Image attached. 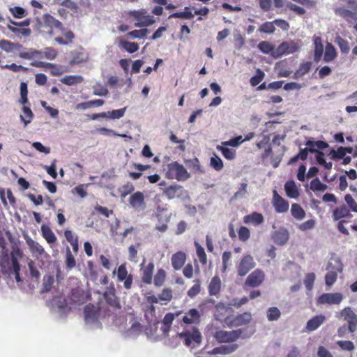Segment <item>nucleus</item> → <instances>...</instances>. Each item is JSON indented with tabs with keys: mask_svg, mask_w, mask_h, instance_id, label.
<instances>
[{
	"mask_svg": "<svg viewBox=\"0 0 357 357\" xmlns=\"http://www.w3.org/2000/svg\"><path fill=\"white\" fill-rule=\"evenodd\" d=\"M129 16L137 21L135 26L136 27L148 26L154 23L155 20L151 15H147L145 10H131L128 13Z\"/></svg>",
	"mask_w": 357,
	"mask_h": 357,
	"instance_id": "423d86ee",
	"label": "nucleus"
},
{
	"mask_svg": "<svg viewBox=\"0 0 357 357\" xmlns=\"http://www.w3.org/2000/svg\"><path fill=\"white\" fill-rule=\"evenodd\" d=\"M115 289L114 287L108 288L103 294L106 303L114 309H120L121 307L120 302L116 296Z\"/></svg>",
	"mask_w": 357,
	"mask_h": 357,
	"instance_id": "6ab92c4d",
	"label": "nucleus"
},
{
	"mask_svg": "<svg viewBox=\"0 0 357 357\" xmlns=\"http://www.w3.org/2000/svg\"><path fill=\"white\" fill-rule=\"evenodd\" d=\"M255 266L254 258L250 255H244L236 266L237 274L241 277L245 276Z\"/></svg>",
	"mask_w": 357,
	"mask_h": 357,
	"instance_id": "6e6552de",
	"label": "nucleus"
},
{
	"mask_svg": "<svg viewBox=\"0 0 357 357\" xmlns=\"http://www.w3.org/2000/svg\"><path fill=\"white\" fill-rule=\"evenodd\" d=\"M310 188L313 191L323 192L326 190L327 185L322 183L318 178H316L310 182Z\"/></svg>",
	"mask_w": 357,
	"mask_h": 357,
	"instance_id": "13d9d810",
	"label": "nucleus"
},
{
	"mask_svg": "<svg viewBox=\"0 0 357 357\" xmlns=\"http://www.w3.org/2000/svg\"><path fill=\"white\" fill-rule=\"evenodd\" d=\"M211 335L219 343H232L242 337L244 330L242 328L230 331L220 329L218 327L210 328Z\"/></svg>",
	"mask_w": 357,
	"mask_h": 357,
	"instance_id": "f03ea898",
	"label": "nucleus"
},
{
	"mask_svg": "<svg viewBox=\"0 0 357 357\" xmlns=\"http://www.w3.org/2000/svg\"><path fill=\"white\" fill-rule=\"evenodd\" d=\"M165 176L169 179L184 181L190 177V174L183 165L174 162L167 165Z\"/></svg>",
	"mask_w": 357,
	"mask_h": 357,
	"instance_id": "7ed1b4c3",
	"label": "nucleus"
},
{
	"mask_svg": "<svg viewBox=\"0 0 357 357\" xmlns=\"http://www.w3.org/2000/svg\"><path fill=\"white\" fill-rule=\"evenodd\" d=\"M352 215L350 211L345 205H342L335 208L333 212V218L334 220H340L344 218H351Z\"/></svg>",
	"mask_w": 357,
	"mask_h": 357,
	"instance_id": "c756f323",
	"label": "nucleus"
},
{
	"mask_svg": "<svg viewBox=\"0 0 357 357\" xmlns=\"http://www.w3.org/2000/svg\"><path fill=\"white\" fill-rule=\"evenodd\" d=\"M298 47L294 43H289L282 42L273 54L274 56H280L284 54H289L295 52Z\"/></svg>",
	"mask_w": 357,
	"mask_h": 357,
	"instance_id": "aec40b11",
	"label": "nucleus"
},
{
	"mask_svg": "<svg viewBox=\"0 0 357 357\" xmlns=\"http://www.w3.org/2000/svg\"><path fill=\"white\" fill-rule=\"evenodd\" d=\"M119 47L130 54L135 53L139 50V45L137 43L123 40L119 41Z\"/></svg>",
	"mask_w": 357,
	"mask_h": 357,
	"instance_id": "ea45409f",
	"label": "nucleus"
},
{
	"mask_svg": "<svg viewBox=\"0 0 357 357\" xmlns=\"http://www.w3.org/2000/svg\"><path fill=\"white\" fill-rule=\"evenodd\" d=\"M145 259L141 264V281L145 284H151L153 282V275L155 265L153 261H150L146 265L144 264Z\"/></svg>",
	"mask_w": 357,
	"mask_h": 357,
	"instance_id": "4468645a",
	"label": "nucleus"
},
{
	"mask_svg": "<svg viewBox=\"0 0 357 357\" xmlns=\"http://www.w3.org/2000/svg\"><path fill=\"white\" fill-rule=\"evenodd\" d=\"M84 314L85 321L95 322L98 320L99 310L93 304H88L84 307Z\"/></svg>",
	"mask_w": 357,
	"mask_h": 357,
	"instance_id": "4be33fe9",
	"label": "nucleus"
},
{
	"mask_svg": "<svg viewBox=\"0 0 357 357\" xmlns=\"http://www.w3.org/2000/svg\"><path fill=\"white\" fill-rule=\"evenodd\" d=\"M264 75L265 74L261 70L257 69L256 75L250 78V84L252 86H257L263 80Z\"/></svg>",
	"mask_w": 357,
	"mask_h": 357,
	"instance_id": "680f3d73",
	"label": "nucleus"
},
{
	"mask_svg": "<svg viewBox=\"0 0 357 357\" xmlns=\"http://www.w3.org/2000/svg\"><path fill=\"white\" fill-rule=\"evenodd\" d=\"M180 314H181V312H177L176 314H173L171 312L167 313L162 320V324L164 325V328H162V331L164 332H167L169 331L170 327L172 324V322L175 318V316H178Z\"/></svg>",
	"mask_w": 357,
	"mask_h": 357,
	"instance_id": "a19ab883",
	"label": "nucleus"
},
{
	"mask_svg": "<svg viewBox=\"0 0 357 357\" xmlns=\"http://www.w3.org/2000/svg\"><path fill=\"white\" fill-rule=\"evenodd\" d=\"M185 345L195 347L202 342V335L198 328L193 327L192 330H185L178 334Z\"/></svg>",
	"mask_w": 357,
	"mask_h": 357,
	"instance_id": "39448f33",
	"label": "nucleus"
},
{
	"mask_svg": "<svg viewBox=\"0 0 357 357\" xmlns=\"http://www.w3.org/2000/svg\"><path fill=\"white\" fill-rule=\"evenodd\" d=\"M200 317L199 312L195 308H192L183 317L182 321L185 324H197L200 322Z\"/></svg>",
	"mask_w": 357,
	"mask_h": 357,
	"instance_id": "b1692460",
	"label": "nucleus"
},
{
	"mask_svg": "<svg viewBox=\"0 0 357 357\" xmlns=\"http://www.w3.org/2000/svg\"><path fill=\"white\" fill-rule=\"evenodd\" d=\"M41 233L43 237L49 244H54L56 242L57 238L49 226L45 225H42Z\"/></svg>",
	"mask_w": 357,
	"mask_h": 357,
	"instance_id": "72a5a7b5",
	"label": "nucleus"
},
{
	"mask_svg": "<svg viewBox=\"0 0 357 357\" xmlns=\"http://www.w3.org/2000/svg\"><path fill=\"white\" fill-rule=\"evenodd\" d=\"M264 217L262 214L257 213V212H253L251 214L245 215L243 217V222L245 224H254L255 225H259L264 222Z\"/></svg>",
	"mask_w": 357,
	"mask_h": 357,
	"instance_id": "473e14b6",
	"label": "nucleus"
},
{
	"mask_svg": "<svg viewBox=\"0 0 357 357\" xmlns=\"http://www.w3.org/2000/svg\"><path fill=\"white\" fill-rule=\"evenodd\" d=\"M313 41L314 45V59L316 62H318L321 60L324 52L322 40L319 36H314Z\"/></svg>",
	"mask_w": 357,
	"mask_h": 357,
	"instance_id": "2f4dec72",
	"label": "nucleus"
},
{
	"mask_svg": "<svg viewBox=\"0 0 357 357\" xmlns=\"http://www.w3.org/2000/svg\"><path fill=\"white\" fill-rule=\"evenodd\" d=\"M341 317L348 324L349 332L353 333L357 330V314L350 307H346L340 312Z\"/></svg>",
	"mask_w": 357,
	"mask_h": 357,
	"instance_id": "9d476101",
	"label": "nucleus"
},
{
	"mask_svg": "<svg viewBox=\"0 0 357 357\" xmlns=\"http://www.w3.org/2000/svg\"><path fill=\"white\" fill-rule=\"evenodd\" d=\"M325 320L326 317L322 314L314 316L307 322L305 328L309 332L314 331L317 330Z\"/></svg>",
	"mask_w": 357,
	"mask_h": 357,
	"instance_id": "cd10ccee",
	"label": "nucleus"
},
{
	"mask_svg": "<svg viewBox=\"0 0 357 357\" xmlns=\"http://www.w3.org/2000/svg\"><path fill=\"white\" fill-rule=\"evenodd\" d=\"M312 63L310 61H306L301 63L298 69L294 73L293 75L294 79H298L305 74H307L311 69Z\"/></svg>",
	"mask_w": 357,
	"mask_h": 357,
	"instance_id": "58836bf2",
	"label": "nucleus"
},
{
	"mask_svg": "<svg viewBox=\"0 0 357 357\" xmlns=\"http://www.w3.org/2000/svg\"><path fill=\"white\" fill-rule=\"evenodd\" d=\"M305 145L307 146L308 151L312 153H317L319 151V150H323L328 147V144L327 142L321 140L313 141L309 139L306 141Z\"/></svg>",
	"mask_w": 357,
	"mask_h": 357,
	"instance_id": "bb28decb",
	"label": "nucleus"
},
{
	"mask_svg": "<svg viewBox=\"0 0 357 357\" xmlns=\"http://www.w3.org/2000/svg\"><path fill=\"white\" fill-rule=\"evenodd\" d=\"M329 155L331 158L334 160H340L346 155L343 146L338 147L337 150L331 149Z\"/></svg>",
	"mask_w": 357,
	"mask_h": 357,
	"instance_id": "bf43d9fd",
	"label": "nucleus"
},
{
	"mask_svg": "<svg viewBox=\"0 0 357 357\" xmlns=\"http://www.w3.org/2000/svg\"><path fill=\"white\" fill-rule=\"evenodd\" d=\"M217 149L220 151L223 156L227 160H233L236 157V151L232 149L224 147L222 146H218Z\"/></svg>",
	"mask_w": 357,
	"mask_h": 357,
	"instance_id": "603ef678",
	"label": "nucleus"
},
{
	"mask_svg": "<svg viewBox=\"0 0 357 357\" xmlns=\"http://www.w3.org/2000/svg\"><path fill=\"white\" fill-rule=\"evenodd\" d=\"M233 312L234 310L231 307L226 306L222 303H219L215 305L213 314L215 319L224 321L227 326V321H229Z\"/></svg>",
	"mask_w": 357,
	"mask_h": 357,
	"instance_id": "9b49d317",
	"label": "nucleus"
},
{
	"mask_svg": "<svg viewBox=\"0 0 357 357\" xmlns=\"http://www.w3.org/2000/svg\"><path fill=\"white\" fill-rule=\"evenodd\" d=\"M343 299V296L341 293H324L320 295L317 299V305H338Z\"/></svg>",
	"mask_w": 357,
	"mask_h": 357,
	"instance_id": "f8f14e48",
	"label": "nucleus"
},
{
	"mask_svg": "<svg viewBox=\"0 0 357 357\" xmlns=\"http://www.w3.org/2000/svg\"><path fill=\"white\" fill-rule=\"evenodd\" d=\"M337 56V52L334 46L330 43H327L325 48V52L324 56V60L325 62H331L333 61Z\"/></svg>",
	"mask_w": 357,
	"mask_h": 357,
	"instance_id": "e433bc0d",
	"label": "nucleus"
},
{
	"mask_svg": "<svg viewBox=\"0 0 357 357\" xmlns=\"http://www.w3.org/2000/svg\"><path fill=\"white\" fill-rule=\"evenodd\" d=\"M22 253L20 249H16L11 252V257H12V264H13V273L15 274V280L17 282L22 281V279L20 275V265L19 264L17 257H22Z\"/></svg>",
	"mask_w": 357,
	"mask_h": 357,
	"instance_id": "412c9836",
	"label": "nucleus"
},
{
	"mask_svg": "<svg viewBox=\"0 0 357 357\" xmlns=\"http://www.w3.org/2000/svg\"><path fill=\"white\" fill-rule=\"evenodd\" d=\"M209 12V10L207 7H202L198 10H195V13H192L191 11V8L190 7H185L183 11L182 12H176L172 13L169 18H180L185 20H192L194 18L195 15H207Z\"/></svg>",
	"mask_w": 357,
	"mask_h": 357,
	"instance_id": "0eeeda50",
	"label": "nucleus"
},
{
	"mask_svg": "<svg viewBox=\"0 0 357 357\" xmlns=\"http://www.w3.org/2000/svg\"><path fill=\"white\" fill-rule=\"evenodd\" d=\"M275 27L274 26L273 21V22H266L261 24V26L258 29V31L260 33H264L268 34H272L275 32Z\"/></svg>",
	"mask_w": 357,
	"mask_h": 357,
	"instance_id": "8fccbe9b",
	"label": "nucleus"
},
{
	"mask_svg": "<svg viewBox=\"0 0 357 357\" xmlns=\"http://www.w3.org/2000/svg\"><path fill=\"white\" fill-rule=\"evenodd\" d=\"M272 204L278 213H282L289 210V202L282 197L276 190L273 191Z\"/></svg>",
	"mask_w": 357,
	"mask_h": 357,
	"instance_id": "dca6fc26",
	"label": "nucleus"
},
{
	"mask_svg": "<svg viewBox=\"0 0 357 357\" xmlns=\"http://www.w3.org/2000/svg\"><path fill=\"white\" fill-rule=\"evenodd\" d=\"M54 282V278L53 275H45L43 277V287L41 289L42 293L49 292L52 287V285Z\"/></svg>",
	"mask_w": 357,
	"mask_h": 357,
	"instance_id": "a18cd8bd",
	"label": "nucleus"
},
{
	"mask_svg": "<svg viewBox=\"0 0 357 357\" xmlns=\"http://www.w3.org/2000/svg\"><path fill=\"white\" fill-rule=\"evenodd\" d=\"M335 43L340 49V51L343 54H347L349 52L350 47L349 42L340 36H337L335 38Z\"/></svg>",
	"mask_w": 357,
	"mask_h": 357,
	"instance_id": "5fc2aeb1",
	"label": "nucleus"
},
{
	"mask_svg": "<svg viewBox=\"0 0 357 357\" xmlns=\"http://www.w3.org/2000/svg\"><path fill=\"white\" fill-rule=\"evenodd\" d=\"M22 110L24 115H21L20 118L24 124L27 125L31 121V119L33 117V114L29 107L24 106Z\"/></svg>",
	"mask_w": 357,
	"mask_h": 357,
	"instance_id": "6e6d98bb",
	"label": "nucleus"
},
{
	"mask_svg": "<svg viewBox=\"0 0 357 357\" xmlns=\"http://www.w3.org/2000/svg\"><path fill=\"white\" fill-rule=\"evenodd\" d=\"M162 189L163 195L168 199L182 198L186 194V191L185 190L184 188L182 185L175 183L168 186H165Z\"/></svg>",
	"mask_w": 357,
	"mask_h": 357,
	"instance_id": "1a4fd4ad",
	"label": "nucleus"
},
{
	"mask_svg": "<svg viewBox=\"0 0 357 357\" xmlns=\"http://www.w3.org/2000/svg\"><path fill=\"white\" fill-rule=\"evenodd\" d=\"M126 109L127 107H125L121 109H114L112 111L105 112L106 118L112 119H119L124 116Z\"/></svg>",
	"mask_w": 357,
	"mask_h": 357,
	"instance_id": "3c124183",
	"label": "nucleus"
},
{
	"mask_svg": "<svg viewBox=\"0 0 357 357\" xmlns=\"http://www.w3.org/2000/svg\"><path fill=\"white\" fill-rule=\"evenodd\" d=\"M238 347V345L237 344H231L228 345H221L220 347H217L213 348L211 351H208V353L211 355H216V354H221V355H226V354H230L233 352H234Z\"/></svg>",
	"mask_w": 357,
	"mask_h": 357,
	"instance_id": "393cba45",
	"label": "nucleus"
},
{
	"mask_svg": "<svg viewBox=\"0 0 357 357\" xmlns=\"http://www.w3.org/2000/svg\"><path fill=\"white\" fill-rule=\"evenodd\" d=\"M264 280V274L260 270H255L250 273L245 280V285L255 287L259 286Z\"/></svg>",
	"mask_w": 357,
	"mask_h": 357,
	"instance_id": "a211bd4d",
	"label": "nucleus"
},
{
	"mask_svg": "<svg viewBox=\"0 0 357 357\" xmlns=\"http://www.w3.org/2000/svg\"><path fill=\"white\" fill-rule=\"evenodd\" d=\"M166 279V272L164 269L160 268L157 271L153 277V283L155 287H161L164 284Z\"/></svg>",
	"mask_w": 357,
	"mask_h": 357,
	"instance_id": "c03bdc74",
	"label": "nucleus"
},
{
	"mask_svg": "<svg viewBox=\"0 0 357 357\" xmlns=\"http://www.w3.org/2000/svg\"><path fill=\"white\" fill-rule=\"evenodd\" d=\"M281 315L280 310L277 307H271L267 310V319L270 321L278 320Z\"/></svg>",
	"mask_w": 357,
	"mask_h": 357,
	"instance_id": "864d4df0",
	"label": "nucleus"
},
{
	"mask_svg": "<svg viewBox=\"0 0 357 357\" xmlns=\"http://www.w3.org/2000/svg\"><path fill=\"white\" fill-rule=\"evenodd\" d=\"M135 190L133 184L130 182H127L118 189V191L121 197H126L129 194L132 193Z\"/></svg>",
	"mask_w": 357,
	"mask_h": 357,
	"instance_id": "09e8293b",
	"label": "nucleus"
},
{
	"mask_svg": "<svg viewBox=\"0 0 357 357\" xmlns=\"http://www.w3.org/2000/svg\"><path fill=\"white\" fill-rule=\"evenodd\" d=\"M238 235L241 241L245 242L250 237V231L246 227L241 226L238 231Z\"/></svg>",
	"mask_w": 357,
	"mask_h": 357,
	"instance_id": "e2e57ef3",
	"label": "nucleus"
},
{
	"mask_svg": "<svg viewBox=\"0 0 357 357\" xmlns=\"http://www.w3.org/2000/svg\"><path fill=\"white\" fill-rule=\"evenodd\" d=\"M26 242L32 252H36L38 255H42L44 252L43 248L38 242L34 241L31 238Z\"/></svg>",
	"mask_w": 357,
	"mask_h": 357,
	"instance_id": "4d7b16f0",
	"label": "nucleus"
},
{
	"mask_svg": "<svg viewBox=\"0 0 357 357\" xmlns=\"http://www.w3.org/2000/svg\"><path fill=\"white\" fill-rule=\"evenodd\" d=\"M0 267L3 274L10 275L13 273L12 257L6 252L0 256Z\"/></svg>",
	"mask_w": 357,
	"mask_h": 357,
	"instance_id": "f3484780",
	"label": "nucleus"
},
{
	"mask_svg": "<svg viewBox=\"0 0 357 357\" xmlns=\"http://www.w3.org/2000/svg\"><path fill=\"white\" fill-rule=\"evenodd\" d=\"M221 280L218 276L212 278L208 284V294L210 296H218L221 289Z\"/></svg>",
	"mask_w": 357,
	"mask_h": 357,
	"instance_id": "7c9ffc66",
	"label": "nucleus"
},
{
	"mask_svg": "<svg viewBox=\"0 0 357 357\" xmlns=\"http://www.w3.org/2000/svg\"><path fill=\"white\" fill-rule=\"evenodd\" d=\"M40 30L44 36L54 37V40L60 45H68L75 38L72 31L66 29L59 20L50 14L44 15Z\"/></svg>",
	"mask_w": 357,
	"mask_h": 357,
	"instance_id": "f257e3e1",
	"label": "nucleus"
},
{
	"mask_svg": "<svg viewBox=\"0 0 357 357\" xmlns=\"http://www.w3.org/2000/svg\"><path fill=\"white\" fill-rule=\"evenodd\" d=\"M292 216L296 220H301L305 216V212L298 204H293L291 207Z\"/></svg>",
	"mask_w": 357,
	"mask_h": 357,
	"instance_id": "79ce46f5",
	"label": "nucleus"
},
{
	"mask_svg": "<svg viewBox=\"0 0 357 357\" xmlns=\"http://www.w3.org/2000/svg\"><path fill=\"white\" fill-rule=\"evenodd\" d=\"M128 202L130 206L136 211H142L146 207L144 195L141 191L132 194Z\"/></svg>",
	"mask_w": 357,
	"mask_h": 357,
	"instance_id": "ddd939ff",
	"label": "nucleus"
},
{
	"mask_svg": "<svg viewBox=\"0 0 357 357\" xmlns=\"http://www.w3.org/2000/svg\"><path fill=\"white\" fill-rule=\"evenodd\" d=\"M310 153L307 148L301 149L298 153L292 157L288 162L289 165L296 162L298 160H305L307 158L308 153Z\"/></svg>",
	"mask_w": 357,
	"mask_h": 357,
	"instance_id": "49530a36",
	"label": "nucleus"
},
{
	"mask_svg": "<svg viewBox=\"0 0 357 357\" xmlns=\"http://www.w3.org/2000/svg\"><path fill=\"white\" fill-rule=\"evenodd\" d=\"M272 239L277 245H284L289 240V232L285 229H280L273 233Z\"/></svg>",
	"mask_w": 357,
	"mask_h": 357,
	"instance_id": "a878e982",
	"label": "nucleus"
},
{
	"mask_svg": "<svg viewBox=\"0 0 357 357\" xmlns=\"http://www.w3.org/2000/svg\"><path fill=\"white\" fill-rule=\"evenodd\" d=\"M251 320L252 314L250 312H248L238 314L235 317L231 315L229 321H227V326L231 328L246 325L249 324Z\"/></svg>",
	"mask_w": 357,
	"mask_h": 357,
	"instance_id": "2eb2a0df",
	"label": "nucleus"
},
{
	"mask_svg": "<svg viewBox=\"0 0 357 357\" xmlns=\"http://www.w3.org/2000/svg\"><path fill=\"white\" fill-rule=\"evenodd\" d=\"M351 9H347L344 7H337L335 8L336 15L340 16L348 22L357 21V1L356 0H342Z\"/></svg>",
	"mask_w": 357,
	"mask_h": 357,
	"instance_id": "20e7f679",
	"label": "nucleus"
},
{
	"mask_svg": "<svg viewBox=\"0 0 357 357\" xmlns=\"http://www.w3.org/2000/svg\"><path fill=\"white\" fill-rule=\"evenodd\" d=\"M149 30L147 29H135L130 31L128 35L132 38H143L147 36Z\"/></svg>",
	"mask_w": 357,
	"mask_h": 357,
	"instance_id": "774afa93",
	"label": "nucleus"
},
{
	"mask_svg": "<svg viewBox=\"0 0 357 357\" xmlns=\"http://www.w3.org/2000/svg\"><path fill=\"white\" fill-rule=\"evenodd\" d=\"M22 47V45L19 43H15L5 39L0 40V48L6 52H12L15 50H19Z\"/></svg>",
	"mask_w": 357,
	"mask_h": 357,
	"instance_id": "f704fd0d",
	"label": "nucleus"
},
{
	"mask_svg": "<svg viewBox=\"0 0 357 357\" xmlns=\"http://www.w3.org/2000/svg\"><path fill=\"white\" fill-rule=\"evenodd\" d=\"M186 261V255L183 251H178L173 254L171 257V262L173 268L175 271L180 270Z\"/></svg>",
	"mask_w": 357,
	"mask_h": 357,
	"instance_id": "5701e85b",
	"label": "nucleus"
},
{
	"mask_svg": "<svg viewBox=\"0 0 357 357\" xmlns=\"http://www.w3.org/2000/svg\"><path fill=\"white\" fill-rule=\"evenodd\" d=\"M287 195L290 198H297L299 195L298 188L294 181H287L284 185Z\"/></svg>",
	"mask_w": 357,
	"mask_h": 357,
	"instance_id": "c9c22d12",
	"label": "nucleus"
},
{
	"mask_svg": "<svg viewBox=\"0 0 357 357\" xmlns=\"http://www.w3.org/2000/svg\"><path fill=\"white\" fill-rule=\"evenodd\" d=\"M259 50L264 54H269L274 50V46L268 41H261L258 44Z\"/></svg>",
	"mask_w": 357,
	"mask_h": 357,
	"instance_id": "69168bd1",
	"label": "nucleus"
},
{
	"mask_svg": "<svg viewBox=\"0 0 357 357\" xmlns=\"http://www.w3.org/2000/svg\"><path fill=\"white\" fill-rule=\"evenodd\" d=\"M336 344L343 351H352L354 350V344L350 340H339Z\"/></svg>",
	"mask_w": 357,
	"mask_h": 357,
	"instance_id": "052dcab7",
	"label": "nucleus"
},
{
	"mask_svg": "<svg viewBox=\"0 0 357 357\" xmlns=\"http://www.w3.org/2000/svg\"><path fill=\"white\" fill-rule=\"evenodd\" d=\"M65 264L66 269L72 270L73 268L76 266V260L73 255L69 247H67L66 251V257H65Z\"/></svg>",
	"mask_w": 357,
	"mask_h": 357,
	"instance_id": "37998d69",
	"label": "nucleus"
},
{
	"mask_svg": "<svg viewBox=\"0 0 357 357\" xmlns=\"http://www.w3.org/2000/svg\"><path fill=\"white\" fill-rule=\"evenodd\" d=\"M132 169L138 170L137 172H130L128 175L132 180H137L142 176V172L149 169V165H142L139 163L132 162L130 165Z\"/></svg>",
	"mask_w": 357,
	"mask_h": 357,
	"instance_id": "c85d7f7f",
	"label": "nucleus"
},
{
	"mask_svg": "<svg viewBox=\"0 0 357 357\" xmlns=\"http://www.w3.org/2000/svg\"><path fill=\"white\" fill-rule=\"evenodd\" d=\"M195 245L196 248V253L200 263L202 265H206L207 263V256L204 248L202 245H200L197 242L195 243Z\"/></svg>",
	"mask_w": 357,
	"mask_h": 357,
	"instance_id": "de8ad7c7",
	"label": "nucleus"
},
{
	"mask_svg": "<svg viewBox=\"0 0 357 357\" xmlns=\"http://www.w3.org/2000/svg\"><path fill=\"white\" fill-rule=\"evenodd\" d=\"M210 165L216 171H220L223 168L222 160L216 155L211 158Z\"/></svg>",
	"mask_w": 357,
	"mask_h": 357,
	"instance_id": "0e129e2a",
	"label": "nucleus"
},
{
	"mask_svg": "<svg viewBox=\"0 0 357 357\" xmlns=\"http://www.w3.org/2000/svg\"><path fill=\"white\" fill-rule=\"evenodd\" d=\"M158 298L161 301L169 302L172 299V291L170 288H165L158 295Z\"/></svg>",
	"mask_w": 357,
	"mask_h": 357,
	"instance_id": "338daca9",
	"label": "nucleus"
},
{
	"mask_svg": "<svg viewBox=\"0 0 357 357\" xmlns=\"http://www.w3.org/2000/svg\"><path fill=\"white\" fill-rule=\"evenodd\" d=\"M84 81V78L81 75H66L63 77L61 82L68 86H73L77 84H80Z\"/></svg>",
	"mask_w": 357,
	"mask_h": 357,
	"instance_id": "4c0bfd02",
	"label": "nucleus"
}]
</instances>
